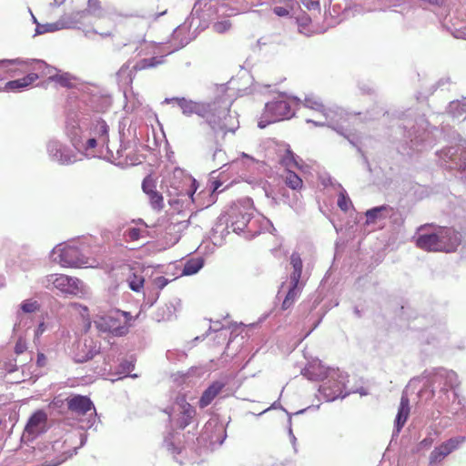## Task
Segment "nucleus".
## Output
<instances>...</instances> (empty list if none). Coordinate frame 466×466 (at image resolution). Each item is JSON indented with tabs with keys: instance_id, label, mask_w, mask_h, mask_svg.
I'll return each instance as SVG.
<instances>
[{
	"instance_id": "obj_1",
	"label": "nucleus",
	"mask_w": 466,
	"mask_h": 466,
	"mask_svg": "<svg viewBox=\"0 0 466 466\" xmlns=\"http://www.w3.org/2000/svg\"><path fill=\"white\" fill-rule=\"evenodd\" d=\"M176 102L185 116L196 114L205 118L209 126L210 139H214L216 148L213 153V160L218 158L224 161L225 152L221 149V143L227 134H234L239 127V122L236 112L230 111L232 99L227 95L217 97L210 103L195 102L185 97L166 98L164 103Z\"/></svg>"
},
{
	"instance_id": "obj_2",
	"label": "nucleus",
	"mask_w": 466,
	"mask_h": 466,
	"mask_svg": "<svg viewBox=\"0 0 466 466\" xmlns=\"http://www.w3.org/2000/svg\"><path fill=\"white\" fill-rule=\"evenodd\" d=\"M254 214L253 202L250 198H244L233 204L226 214H221L215 223L212 230L214 237L218 235L221 238L229 233H239L246 228L251 231L249 223Z\"/></svg>"
},
{
	"instance_id": "obj_3",
	"label": "nucleus",
	"mask_w": 466,
	"mask_h": 466,
	"mask_svg": "<svg viewBox=\"0 0 466 466\" xmlns=\"http://www.w3.org/2000/svg\"><path fill=\"white\" fill-rule=\"evenodd\" d=\"M422 378L425 379L423 389L420 393L429 392V397L432 398L436 390H439L440 394L439 401L441 406L448 404L450 397L448 392L452 390L453 398H458L456 388L460 385L456 372L444 368H434L431 370H425L422 373Z\"/></svg>"
},
{
	"instance_id": "obj_4",
	"label": "nucleus",
	"mask_w": 466,
	"mask_h": 466,
	"mask_svg": "<svg viewBox=\"0 0 466 466\" xmlns=\"http://www.w3.org/2000/svg\"><path fill=\"white\" fill-rule=\"evenodd\" d=\"M303 105L319 114L317 119L307 118V123H312L315 127H329L336 130L339 134L342 133V122L346 120L345 112L339 107L327 108L324 106L319 97L314 95L306 96Z\"/></svg>"
},
{
	"instance_id": "obj_5",
	"label": "nucleus",
	"mask_w": 466,
	"mask_h": 466,
	"mask_svg": "<svg viewBox=\"0 0 466 466\" xmlns=\"http://www.w3.org/2000/svg\"><path fill=\"white\" fill-rule=\"evenodd\" d=\"M290 101L296 105L300 103L297 96H288L286 93H280L272 101L266 103L264 111L258 123L259 128H265L268 125L283 119H289L294 116Z\"/></svg>"
},
{
	"instance_id": "obj_6",
	"label": "nucleus",
	"mask_w": 466,
	"mask_h": 466,
	"mask_svg": "<svg viewBox=\"0 0 466 466\" xmlns=\"http://www.w3.org/2000/svg\"><path fill=\"white\" fill-rule=\"evenodd\" d=\"M95 131L98 134V138L86 136L80 127H73L70 132V139L74 147L87 157L94 156V149L97 142L102 145L107 144L108 127L104 121H99L95 127Z\"/></svg>"
},
{
	"instance_id": "obj_7",
	"label": "nucleus",
	"mask_w": 466,
	"mask_h": 466,
	"mask_svg": "<svg viewBox=\"0 0 466 466\" xmlns=\"http://www.w3.org/2000/svg\"><path fill=\"white\" fill-rule=\"evenodd\" d=\"M401 126L404 129H409L407 137L410 139L412 147H418L420 144H425V147H431L433 143L431 135L433 131H438L436 127H432L430 130V124L423 116H420L414 121L405 117L402 119Z\"/></svg>"
},
{
	"instance_id": "obj_8",
	"label": "nucleus",
	"mask_w": 466,
	"mask_h": 466,
	"mask_svg": "<svg viewBox=\"0 0 466 466\" xmlns=\"http://www.w3.org/2000/svg\"><path fill=\"white\" fill-rule=\"evenodd\" d=\"M326 380L327 381L319 387V392L326 401H333L338 398L343 399L350 394V392L344 391L348 382L347 373L339 369H332Z\"/></svg>"
},
{
	"instance_id": "obj_9",
	"label": "nucleus",
	"mask_w": 466,
	"mask_h": 466,
	"mask_svg": "<svg viewBox=\"0 0 466 466\" xmlns=\"http://www.w3.org/2000/svg\"><path fill=\"white\" fill-rule=\"evenodd\" d=\"M440 164L447 169L458 170L466 180V147H449L437 152Z\"/></svg>"
},
{
	"instance_id": "obj_10",
	"label": "nucleus",
	"mask_w": 466,
	"mask_h": 466,
	"mask_svg": "<svg viewBox=\"0 0 466 466\" xmlns=\"http://www.w3.org/2000/svg\"><path fill=\"white\" fill-rule=\"evenodd\" d=\"M290 265L293 268L289 277L288 293L282 302V309H289L299 297L303 284L299 282L302 272V260L299 253L294 252L290 256Z\"/></svg>"
},
{
	"instance_id": "obj_11",
	"label": "nucleus",
	"mask_w": 466,
	"mask_h": 466,
	"mask_svg": "<svg viewBox=\"0 0 466 466\" xmlns=\"http://www.w3.org/2000/svg\"><path fill=\"white\" fill-rule=\"evenodd\" d=\"M54 261L63 268L88 267V260L80 250L70 245H58L53 251Z\"/></svg>"
},
{
	"instance_id": "obj_12",
	"label": "nucleus",
	"mask_w": 466,
	"mask_h": 466,
	"mask_svg": "<svg viewBox=\"0 0 466 466\" xmlns=\"http://www.w3.org/2000/svg\"><path fill=\"white\" fill-rule=\"evenodd\" d=\"M42 284L48 289L55 288L63 293L74 295L82 289V281L80 279L65 274H50L42 280Z\"/></svg>"
},
{
	"instance_id": "obj_13",
	"label": "nucleus",
	"mask_w": 466,
	"mask_h": 466,
	"mask_svg": "<svg viewBox=\"0 0 466 466\" xmlns=\"http://www.w3.org/2000/svg\"><path fill=\"white\" fill-rule=\"evenodd\" d=\"M169 417L176 420L177 425L180 429H185L192 421L196 415V410L186 400L184 395L177 396L170 410H166Z\"/></svg>"
},
{
	"instance_id": "obj_14",
	"label": "nucleus",
	"mask_w": 466,
	"mask_h": 466,
	"mask_svg": "<svg viewBox=\"0 0 466 466\" xmlns=\"http://www.w3.org/2000/svg\"><path fill=\"white\" fill-rule=\"evenodd\" d=\"M466 441V437L457 436L447 440L441 445L434 448L429 457L430 465H434L443 461L449 454L453 451L459 449V447Z\"/></svg>"
},
{
	"instance_id": "obj_15",
	"label": "nucleus",
	"mask_w": 466,
	"mask_h": 466,
	"mask_svg": "<svg viewBox=\"0 0 466 466\" xmlns=\"http://www.w3.org/2000/svg\"><path fill=\"white\" fill-rule=\"evenodd\" d=\"M188 225L189 220L182 219L179 214L172 216L165 227L164 238L167 244L173 246L177 243L182 231H184Z\"/></svg>"
},
{
	"instance_id": "obj_16",
	"label": "nucleus",
	"mask_w": 466,
	"mask_h": 466,
	"mask_svg": "<svg viewBox=\"0 0 466 466\" xmlns=\"http://www.w3.org/2000/svg\"><path fill=\"white\" fill-rule=\"evenodd\" d=\"M439 237L440 228L433 232H427L426 226H422L419 228L416 245L427 251H440L441 248H445V246L440 244Z\"/></svg>"
},
{
	"instance_id": "obj_17",
	"label": "nucleus",
	"mask_w": 466,
	"mask_h": 466,
	"mask_svg": "<svg viewBox=\"0 0 466 466\" xmlns=\"http://www.w3.org/2000/svg\"><path fill=\"white\" fill-rule=\"evenodd\" d=\"M137 122L123 118L118 126V134L120 136L121 147L127 148L130 147L131 145L137 144Z\"/></svg>"
},
{
	"instance_id": "obj_18",
	"label": "nucleus",
	"mask_w": 466,
	"mask_h": 466,
	"mask_svg": "<svg viewBox=\"0 0 466 466\" xmlns=\"http://www.w3.org/2000/svg\"><path fill=\"white\" fill-rule=\"evenodd\" d=\"M47 416L45 411H35L28 420L24 436L28 439H33L39 433L43 432L46 426Z\"/></svg>"
},
{
	"instance_id": "obj_19",
	"label": "nucleus",
	"mask_w": 466,
	"mask_h": 466,
	"mask_svg": "<svg viewBox=\"0 0 466 466\" xmlns=\"http://www.w3.org/2000/svg\"><path fill=\"white\" fill-rule=\"evenodd\" d=\"M439 241L445 248H441L440 251L452 252L461 243V235L451 228H440Z\"/></svg>"
},
{
	"instance_id": "obj_20",
	"label": "nucleus",
	"mask_w": 466,
	"mask_h": 466,
	"mask_svg": "<svg viewBox=\"0 0 466 466\" xmlns=\"http://www.w3.org/2000/svg\"><path fill=\"white\" fill-rule=\"evenodd\" d=\"M95 324L101 336L108 342L114 344L115 341H110V338L115 336L116 331V320L114 317L107 315H99L95 320Z\"/></svg>"
},
{
	"instance_id": "obj_21",
	"label": "nucleus",
	"mask_w": 466,
	"mask_h": 466,
	"mask_svg": "<svg viewBox=\"0 0 466 466\" xmlns=\"http://www.w3.org/2000/svg\"><path fill=\"white\" fill-rule=\"evenodd\" d=\"M66 402L68 410L79 415H85L95 410L92 401L86 396L76 395L67 399Z\"/></svg>"
},
{
	"instance_id": "obj_22",
	"label": "nucleus",
	"mask_w": 466,
	"mask_h": 466,
	"mask_svg": "<svg viewBox=\"0 0 466 466\" xmlns=\"http://www.w3.org/2000/svg\"><path fill=\"white\" fill-rule=\"evenodd\" d=\"M394 214V209L389 205H382L372 208L366 211V224H373L390 218Z\"/></svg>"
},
{
	"instance_id": "obj_23",
	"label": "nucleus",
	"mask_w": 466,
	"mask_h": 466,
	"mask_svg": "<svg viewBox=\"0 0 466 466\" xmlns=\"http://www.w3.org/2000/svg\"><path fill=\"white\" fill-rule=\"evenodd\" d=\"M332 369L326 368L320 362H314L302 370V375L310 380H323Z\"/></svg>"
},
{
	"instance_id": "obj_24",
	"label": "nucleus",
	"mask_w": 466,
	"mask_h": 466,
	"mask_svg": "<svg viewBox=\"0 0 466 466\" xmlns=\"http://www.w3.org/2000/svg\"><path fill=\"white\" fill-rule=\"evenodd\" d=\"M138 317L139 313L132 316L130 312L118 309V337L129 333Z\"/></svg>"
},
{
	"instance_id": "obj_25",
	"label": "nucleus",
	"mask_w": 466,
	"mask_h": 466,
	"mask_svg": "<svg viewBox=\"0 0 466 466\" xmlns=\"http://www.w3.org/2000/svg\"><path fill=\"white\" fill-rule=\"evenodd\" d=\"M118 269L122 275H128L126 280L128 288L133 291L139 292L144 286V278L141 275L131 274V268L128 265H121Z\"/></svg>"
},
{
	"instance_id": "obj_26",
	"label": "nucleus",
	"mask_w": 466,
	"mask_h": 466,
	"mask_svg": "<svg viewBox=\"0 0 466 466\" xmlns=\"http://www.w3.org/2000/svg\"><path fill=\"white\" fill-rule=\"evenodd\" d=\"M410 414V400L406 394H402L400 398V403L398 410V413L395 419V429L397 433L400 431L404 424L406 423Z\"/></svg>"
},
{
	"instance_id": "obj_27",
	"label": "nucleus",
	"mask_w": 466,
	"mask_h": 466,
	"mask_svg": "<svg viewBox=\"0 0 466 466\" xmlns=\"http://www.w3.org/2000/svg\"><path fill=\"white\" fill-rule=\"evenodd\" d=\"M65 445H66V442H60V441H56L53 444L52 449L55 451L58 452V454L52 460L46 461V466H58V465L62 464L63 462H65L67 459L72 457L73 452L70 450L65 451L64 450Z\"/></svg>"
},
{
	"instance_id": "obj_28",
	"label": "nucleus",
	"mask_w": 466,
	"mask_h": 466,
	"mask_svg": "<svg viewBox=\"0 0 466 466\" xmlns=\"http://www.w3.org/2000/svg\"><path fill=\"white\" fill-rule=\"evenodd\" d=\"M225 387V383L221 381L213 382L205 391L203 392L200 400L199 406L201 408H205L209 405L212 400L217 397V395Z\"/></svg>"
},
{
	"instance_id": "obj_29",
	"label": "nucleus",
	"mask_w": 466,
	"mask_h": 466,
	"mask_svg": "<svg viewBox=\"0 0 466 466\" xmlns=\"http://www.w3.org/2000/svg\"><path fill=\"white\" fill-rule=\"evenodd\" d=\"M38 79V75L35 74V73H30L28 74L27 76L22 77V78H19V79H15V80H12V81H8L4 89L5 91H18V90H21L25 87H27L29 86L30 85H32L35 80Z\"/></svg>"
},
{
	"instance_id": "obj_30",
	"label": "nucleus",
	"mask_w": 466,
	"mask_h": 466,
	"mask_svg": "<svg viewBox=\"0 0 466 466\" xmlns=\"http://www.w3.org/2000/svg\"><path fill=\"white\" fill-rule=\"evenodd\" d=\"M136 359L134 355H130L127 358L121 360V363L118 365V380H122L127 376L131 378H137V374H130V371L135 367Z\"/></svg>"
},
{
	"instance_id": "obj_31",
	"label": "nucleus",
	"mask_w": 466,
	"mask_h": 466,
	"mask_svg": "<svg viewBox=\"0 0 466 466\" xmlns=\"http://www.w3.org/2000/svg\"><path fill=\"white\" fill-rule=\"evenodd\" d=\"M449 114L454 118H460L465 115L466 118V97L461 100L451 101L448 107Z\"/></svg>"
},
{
	"instance_id": "obj_32",
	"label": "nucleus",
	"mask_w": 466,
	"mask_h": 466,
	"mask_svg": "<svg viewBox=\"0 0 466 466\" xmlns=\"http://www.w3.org/2000/svg\"><path fill=\"white\" fill-rule=\"evenodd\" d=\"M124 97H125L124 110L127 113L133 112L136 108H137L141 105V102H140L137 95L134 94V92L131 89L124 91Z\"/></svg>"
},
{
	"instance_id": "obj_33",
	"label": "nucleus",
	"mask_w": 466,
	"mask_h": 466,
	"mask_svg": "<svg viewBox=\"0 0 466 466\" xmlns=\"http://www.w3.org/2000/svg\"><path fill=\"white\" fill-rule=\"evenodd\" d=\"M204 266V260L202 258H191L186 261L182 269V275L190 276L196 274Z\"/></svg>"
},
{
	"instance_id": "obj_34",
	"label": "nucleus",
	"mask_w": 466,
	"mask_h": 466,
	"mask_svg": "<svg viewBox=\"0 0 466 466\" xmlns=\"http://www.w3.org/2000/svg\"><path fill=\"white\" fill-rule=\"evenodd\" d=\"M285 184L291 189L297 190L302 187V179L292 170H286Z\"/></svg>"
},
{
	"instance_id": "obj_35",
	"label": "nucleus",
	"mask_w": 466,
	"mask_h": 466,
	"mask_svg": "<svg viewBox=\"0 0 466 466\" xmlns=\"http://www.w3.org/2000/svg\"><path fill=\"white\" fill-rule=\"evenodd\" d=\"M163 56L157 57L153 56L149 58H144L140 62L133 65V69L135 70H142L145 68L156 67L157 66L162 64Z\"/></svg>"
},
{
	"instance_id": "obj_36",
	"label": "nucleus",
	"mask_w": 466,
	"mask_h": 466,
	"mask_svg": "<svg viewBox=\"0 0 466 466\" xmlns=\"http://www.w3.org/2000/svg\"><path fill=\"white\" fill-rule=\"evenodd\" d=\"M121 157L118 156V167L124 168L128 167L137 166L142 163L143 156L137 153H130L126 156L124 160H119Z\"/></svg>"
},
{
	"instance_id": "obj_37",
	"label": "nucleus",
	"mask_w": 466,
	"mask_h": 466,
	"mask_svg": "<svg viewBox=\"0 0 466 466\" xmlns=\"http://www.w3.org/2000/svg\"><path fill=\"white\" fill-rule=\"evenodd\" d=\"M280 163L286 167V170H291V168L299 167L295 155L289 149L286 150L285 155L281 157Z\"/></svg>"
},
{
	"instance_id": "obj_38",
	"label": "nucleus",
	"mask_w": 466,
	"mask_h": 466,
	"mask_svg": "<svg viewBox=\"0 0 466 466\" xmlns=\"http://www.w3.org/2000/svg\"><path fill=\"white\" fill-rule=\"evenodd\" d=\"M339 187L340 190L339 193V198H338V202H337L338 206L341 210L348 211L350 209V208L352 206L351 200L348 197L347 191L340 185H339Z\"/></svg>"
},
{
	"instance_id": "obj_39",
	"label": "nucleus",
	"mask_w": 466,
	"mask_h": 466,
	"mask_svg": "<svg viewBox=\"0 0 466 466\" xmlns=\"http://www.w3.org/2000/svg\"><path fill=\"white\" fill-rule=\"evenodd\" d=\"M147 198L149 199L150 206L153 209L157 211H160L164 208V199L162 195L155 191L149 195H147Z\"/></svg>"
},
{
	"instance_id": "obj_40",
	"label": "nucleus",
	"mask_w": 466,
	"mask_h": 466,
	"mask_svg": "<svg viewBox=\"0 0 466 466\" xmlns=\"http://www.w3.org/2000/svg\"><path fill=\"white\" fill-rule=\"evenodd\" d=\"M156 181L151 175L147 176L142 182V190L147 196L156 190Z\"/></svg>"
},
{
	"instance_id": "obj_41",
	"label": "nucleus",
	"mask_w": 466,
	"mask_h": 466,
	"mask_svg": "<svg viewBox=\"0 0 466 466\" xmlns=\"http://www.w3.org/2000/svg\"><path fill=\"white\" fill-rule=\"evenodd\" d=\"M141 231L137 228H129L125 230L123 238L126 241H135L140 238Z\"/></svg>"
},
{
	"instance_id": "obj_42",
	"label": "nucleus",
	"mask_w": 466,
	"mask_h": 466,
	"mask_svg": "<svg viewBox=\"0 0 466 466\" xmlns=\"http://www.w3.org/2000/svg\"><path fill=\"white\" fill-rule=\"evenodd\" d=\"M231 28V23L228 19L218 21L213 24V30L218 34H223Z\"/></svg>"
},
{
	"instance_id": "obj_43",
	"label": "nucleus",
	"mask_w": 466,
	"mask_h": 466,
	"mask_svg": "<svg viewBox=\"0 0 466 466\" xmlns=\"http://www.w3.org/2000/svg\"><path fill=\"white\" fill-rule=\"evenodd\" d=\"M172 438H173L172 434L166 437L164 440V446L172 454H178V453H180V448L175 445L174 441H172Z\"/></svg>"
},
{
	"instance_id": "obj_44",
	"label": "nucleus",
	"mask_w": 466,
	"mask_h": 466,
	"mask_svg": "<svg viewBox=\"0 0 466 466\" xmlns=\"http://www.w3.org/2000/svg\"><path fill=\"white\" fill-rule=\"evenodd\" d=\"M39 305L35 300H25L21 304V309L25 313H32L38 309Z\"/></svg>"
},
{
	"instance_id": "obj_45",
	"label": "nucleus",
	"mask_w": 466,
	"mask_h": 466,
	"mask_svg": "<svg viewBox=\"0 0 466 466\" xmlns=\"http://www.w3.org/2000/svg\"><path fill=\"white\" fill-rule=\"evenodd\" d=\"M55 157L59 161V163L63 165H67L74 161L72 156L62 153L61 149H56Z\"/></svg>"
},
{
	"instance_id": "obj_46",
	"label": "nucleus",
	"mask_w": 466,
	"mask_h": 466,
	"mask_svg": "<svg viewBox=\"0 0 466 466\" xmlns=\"http://www.w3.org/2000/svg\"><path fill=\"white\" fill-rule=\"evenodd\" d=\"M302 5L309 11H320V4L319 0H300Z\"/></svg>"
},
{
	"instance_id": "obj_47",
	"label": "nucleus",
	"mask_w": 466,
	"mask_h": 466,
	"mask_svg": "<svg viewBox=\"0 0 466 466\" xmlns=\"http://www.w3.org/2000/svg\"><path fill=\"white\" fill-rule=\"evenodd\" d=\"M157 315L158 321L169 319L172 315L171 307L167 306L165 309H158Z\"/></svg>"
},
{
	"instance_id": "obj_48",
	"label": "nucleus",
	"mask_w": 466,
	"mask_h": 466,
	"mask_svg": "<svg viewBox=\"0 0 466 466\" xmlns=\"http://www.w3.org/2000/svg\"><path fill=\"white\" fill-rule=\"evenodd\" d=\"M52 79L63 86L69 87L71 86V80L67 75H57L52 77Z\"/></svg>"
},
{
	"instance_id": "obj_49",
	"label": "nucleus",
	"mask_w": 466,
	"mask_h": 466,
	"mask_svg": "<svg viewBox=\"0 0 466 466\" xmlns=\"http://www.w3.org/2000/svg\"><path fill=\"white\" fill-rule=\"evenodd\" d=\"M310 21V17L306 14H304L301 17L297 18L299 31L303 33V28L309 25Z\"/></svg>"
},
{
	"instance_id": "obj_50",
	"label": "nucleus",
	"mask_w": 466,
	"mask_h": 466,
	"mask_svg": "<svg viewBox=\"0 0 466 466\" xmlns=\"http://www.w3.org/2000/svg\"><path fill=\"white\" fill-rule=\"evenodd\" d=\"M168 282H169V280L163 276L157 277L153 280L154 286L156 288H157L158 289H164L168 284Z\"/></svg>"
},
{
	"instance_id": "obj_51",
	"label": "nucleus",
	"mask_w": 466,
	"mask_h": 466,
	"mask_svg": "<svg viewBox=\"0 0 466 466\" xmlns=\"http://www.w3.org/2000/svg\"><path fill=\"white\" fill-rule=\"evenodd\" d=\"M26 350V343L25 340L19 339L15 346V352L19 355L25 351Z\"/></svg>"
},
{
	"instance_id": "obj_52",
	"label": "nucleus",
	"mask_w": 466,
	"mask_h": 466,
	"mask_svg": "<svg viewBox=\"0 0 466 466\" xmlns=\"http://www.w3.org/2000/svg\"><path fill=\"white\" fill-rule=\"evenodd\" d=\"M289 439H290V442L292 443L294 451H297V438L295 437V435H294V433L292 431V429H291V417L290 416L289 418Z\"/></svg>"
},
{
	"instance_id": "obj_53",
	"label": "nucleus",
	"mask_w": 466,
	"mask_h": 466,
	"mask_svg": "<svg viewBox=\"0 0 466 466\" xmlns=\"http://www.w3.org/2000/svg\"><path fill=\"white\" fill-rule=\"evenodd\" d=\"M273 12L278 16H288L289 15V11L283 6H276L273 8Z\"/></svg>"
},
{
	"instance_id": "obj_54",
	"label": "nucleus",
	"mask_w": 466,
	"mask_h": 466,
	"mask_svg": "<svg viewBox=\"0 0 466 466\" xmlns=\"http://www.w3.org/2000/svg\"><path fill=\"white\" fill-rule=\"evenodd\" d=\"M36 364L39 367H44L46 364V357L44 353L39 352L37 354Z\"/></svg>"
},
{
	"instance_id": "obj_55",
	"label": "nucleus",
	"mask_w": 466,
	"mask_h": 466,
	"mask_svg": "<svg viewBox=\"0 0 466 466\" xmlns=\"http://www.w3.org/2000/svg\"><path fill=\"white\" fill-rule=\"evenodd\" d=\"M432 442H433V439L431 437H427L420 442V446L421 448H429L430 446H431Z\"/></svg>"
},
{
	"instance_id": "obj_56",
	"label": "nucleus",
	"mask_w": 466,
	"mask_h": 466,
	"mask_svg": "<svg viewBox=\"0 0 466 466\" xmlns=\"http://www.w3.org/2000/svg\"><path fill=\"white\" fill-rule=\"evenodd\" d=\"M129 68V64L128 65H124L120 70H118V76H123L125 74V72Z\"/></svg>"
},
{
	"instance_id": "obj_57",
	"label": "nucleus",
	"mask_w": 466,
	"mask_h": 466,
	"mask_svg": "<svg viewBox=\"0 0 466 466\" xmlns=\"http://www.w3.org/2000/svg\"><path fill=\"white\" fill-rule=\"evenodd\" d=\"M220 186H221V182H219V181H214V182L212 183V190H213V191L218 190V189L219 188V187H220Z\"/></svg>"
},
{
	"instance_id": "obj_58",
	"label": "nucleus",
	"mask_w": 466,
	"mask_h": 466,
	"mask_svg": "<svg viewBox=\"0 0 466 466\" xmlns=\"http://www.w3.org/2000/svg\"><path fill=\"white\" fill-rule=\"evenodd\" d=\"M157 298H158V294H157V295H156V297L151 300V302H150V306H152V305L156 302V300L157 299Z\"/></svg>"
},
{
	"instance_id": "obj_59",
	"label": "nucleus",
	"mask_w": 466,
	"mask_h": 466,
	"mask_svg": "<svg viewBox=\"0 0 466 466\" xmlns=\"http://www.w3.org/2000/svg\"><path fill=\"white\" fill-rule=\"evenodd\" d=\"M448 80L444 81L443 79H441L439 82H438V86H443L444 85V82H447Z\"/></svg>"
},
{
	"instance_id": "obj_60",
	"label": "nucleus",
	"mask_w": 466,
	"mask_h": 466,
	"mask_svg": "<svg viewBox=\"0 0 466 466\" xmlns=\"http://www.w3.org/2000/svg\"><path fill=\"white\" fill-rule=\"evenodd\" d=\"M243 157H248V158H249V157H248L247 154H245V153H243ZM250 159H251L252 161H254V159H253L252 157H250Z\"/></svg>"
},
{
	"instance_id": "obj_61",
	"label": "nucleus",
	"mask_w": 466,
	"mask_h": 466,
	"mask_svg": "<svg viewBox=\"0 0 466 466\" xmlns=\"http://www.w3.org/2000/svg\"><path fill=\"white\" fill-rule=\"evenodd\" d=\"M128 82L131 83L132 82V77H131V74L128 75Z\"/></svg>"
},
{
	"instance_id": "obj_62",
	"label": "nucleus",
	"mask_w": 466,
	"mask_h": 466,
	"mask_svg": "<svg viewBox=\"0 0 466 466\" xmlns=\"http://www.w3.org/2000/svg\"><path fill=\"white\" fill-rule=\"evenodd\" d=\"M293 0H284V2L289 5V2H292Z\"/></svg>"
},
{
	"instance_id": "obj_63",
	"label": "nucleus",
	"mask_w": 466,
	"mask_h": 466,
	"mask_svg": "<svg viewBox=\"0 0 466 466\" xmlns=\"http://www.w3.org/2000/svg\"><path fill=\"white\" fill-rule=\"evenodd\" d=\"M304 411H305V410H301L298 411L296 414L303 413Z\"/></svg>"
},
{
	"instance_id": "obj_64",
	"label": "nucleus",
	"mask_w": 466,
	"mask_h": 466,
	"mask_svg": "<svg viewBox=\"0 0 466 466\" xmlns=\"http://www.w3.org/2000/svg\"><path fill=\"white\" fill-rule=\"evenodd\" d=\"M355 312H356V314H357V315H359V316H360V311H359V309H355Z\"/></svg>"
}]
</instances>
